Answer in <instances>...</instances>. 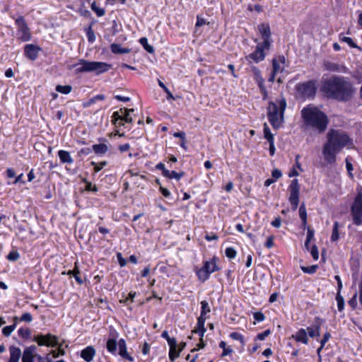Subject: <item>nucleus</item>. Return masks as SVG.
Wrapping results in <instances>:
<instances>
[{
  "instance_id": "nucleus-1",
  "label": "nucleus",
  "mask_w": 362,
  "mask_h": 362,
  "mask_svg": "<svg viewBox=\"0 0 362 362\" xmlns=\"http://www.w3.org/2000/svg\"><path fill=\"white\" fill-rule=\"evenodd\" d=\"M321 90L327 98L338 101H348L354 93L351 82L341 76H334L325 81Z\"/></svg>"
},
{
  "instance_id": "nucleus-2",
  "label": "nucleus",
  "mask_w": 362,
  "mask_h": 362,
  "mask_svg": "<svg viewBox=\"0 0 362 362\" xmlns=\"http://www.w3.org/2000/svg\"><path fill=\"white\" fill-rule=\"evenodd\" d=\"M349 144H352V140L346 133L338 129H330L322 148L324 159L329 164L334 163L336 161V155Z\"/></svg>"
},
{
  "instance_id": "nucleus-3",
  "label": "nucleus",
  "mask_w": 362,
  "mask_h": 362,
  "mask_svg": "<svg viewBox=\"0 0 362 362\" xmlns=\"http://www.w3.org/2000/svg\"><path fill=\"white\" fill-rule=\"evenodd\" d=\"M301 116L304 124L319 134L323 133L329 124L327 116L317 107H305L301 111Z\"/></svg>"
},
{
  "instance_id": "nucleus-4",
  "label": "nucleus",
  "mask_w": 362,
  "mask_h": 362,
  "mask_svg": "<svg viewBox=\"0 0 362 362\" xmlns=\"http://www.w3.org/2000/svg\"><path fill=\"white\" fill-rule=\"evenodd\" d=\"M286 107V100L285 98L276 100V102L269 101L267 107V119L274 129H279L284 121V112Z\"/></svg>"
},
{
  "instance_id": "nucleus-5",
  "label": "nucleus",
  "mask_w": 362,
  "mask_h": 362,
  "mask_svg": "<svg viewBox=\"0 0 362 362\" xmlns=\"http://www.w3.org/2000/svg\"><path fill=\"white\" fill-rule=\"evenodd\" d=\"M78 65L80 66L75 69L76 74L94 72L96 75H100L108 71L112 68V64L106 62H90L83 59H79Z\"/></svg>"
},
{
  "instance_id": "nucleus-6",
  "label": "nucleus",
  "mask_w": 362,
  "mask_h": 362,
  "mask_svg": "<svg viewBox=\"0 0 362 362\" xmlns=\"http://www.w3.org/2000/svg\"><path fill=\"white\" fill-rule=\"evenodd\" d=\"M218 259L216 256H214L210 260L204 261L202 267H195L194 272L201 282H205L209 279L211 274L221 269L216 264Z\"/></svg>"
},
{
  "instance_id": "nucleus-7",
  "label": "nucleus",
  "mask_w": 362,
  "mask_h": 362,
  "mask_svg": "<svg viewBox=\"0 0 362 362\" xmlns=\"http://www.w3.org/2000/svg\"><path fill=\"white\" fill-rule=\"evenodd\" d=\"M295 89L300 98L303 99H313L317 90V81L313 79L304 83H297L295 86Z\"/></svg>"
},
{
  "instance_id": "nucleus-8",
  "label": "nucleus",
  "mask_w": 362,
  "mask_h": 362,
  "mask_svg": "<svg viewBox=\"0 0 362 362\" xmlns=\"http://www.w3.org/2000/svg\"><path fill=\"white\" fill-rule=\"evenodd\" d=\"M351 214L353 223L356 226L362 224V190L357 192L353 204L351 206Z\"/></svg>"
},
{
  "instance_id": "nucleus-9",
  "label": "nucleus",
  "mask_w": 362,
  "mask_h": 362,
  "mask_svg": "<svg viewBox=\"0 0 362 362\" xmlns=\"http://www.w3.org/2000/svg\"><path fill=\"white\" fill-rule=\"evenodd\" d=\"M32 341L36 342L40 346L56 347L59 345L58 337L50 333L47 334L42 333L35 334L32 338Z\"/></svg>"
},
{
  "instance_id": "nucleus-10",
  "label": "nucleus",
  "mask_w": 362,
  "mask_h": 362,
  "mask_svg": "<svg viewBox=\"0 0 362 362\" xmlns=\"http://www.w3.org/2000/svg\"><path fill=\"white\" fill-rule=\"evenodd\" d=\"M15 24L17 26V34L19 39L23 42H28L31 40L30 30L23 16H19L15 19Z\"/></svg>"
},
{
  "instance_id": "nucleus-11",
  "label": "nucleus",
  "mask_w": 362,
  "mask_h": 362,
  "mask_svg": "<svg viewBox=\"0 0 362 362\" xmlns=\"http://www.w3.org/2000/svg\"><path fill=\"white\" fill-rule=\"evenodd\" d=\"M288 189L290 193L288 201L291 205L292 210L296 211L298 206L300 196V185L298 179L291 180Z\"/></svg>"
},
{
  "instance_id": "nucleus-12",
  "label": "nucleus",
  "mask_w": 362,
  "mask_h": 362,
  "mask_svg": "<svg viewBox=\"0 0 362 362\" xmlns=\"http://www.w3.org/2000/svg\"><path fill=\"white\" fill-rule=\"evenodd\" d=\"M270 47H264L263 44L258 43L255 51L246 56V60L249 62H253L257 64L263 61L266 57L264 50H269Z\"/></svg>"
},
{
  "instance_id": "nucleus-13",
  "label": "nucleus",
  "mask_w": 362,
  "mask_h": 362,
  "mask_svg": "<svg viewBox=\"0 0 362 362\" xmlns=\"http://www.w3.org/2000/svg\"><path fill=\"white\" fill-rule=\"evenodd\" d=\"M258 30L262 36L263 41L261 42L264 47H271L272 43V32L268 23H262L258 25Z\"/></svg>"
},
{
  "instance_id": "nucleus-14",
  "label": "nucleus",
  "mask_w": 362,
  "mask_h": 362,
  "mask_svg": "<svg viewBox=\"0 0 362 362\" xmlns=\"http://www.w3.org/2000/svg\"><path fill=\"white\" fill-rule=\"evenodd\" d=\"M325 320L316 316L315 317L311 326L307 327L308 333L310 337L315 338L320 336V329Z\"/></svg>"
},
{
  "instance_id": "nucleus-15",
  "label": "nucleus",
  "mask_w": 362,
  "mask_h": 362,
  "mask_svg": "<svg viewBox=\"0 0 362 362\" xmlns=\"http://www.w3.org/2000/svg\"><path fill=\"white\" fill-rule=\"evenodd\" d=\"M41 50V47L38 45L28 44L24 47V55L28 59L35 61L38 57L39 52Z\"/></svg>"
},
{
  "instance_id": "nucleus-16",
  "label": "nucleus",
  "mask_w": 362,
  "mask_h": 362,
  "mask_svg": "<svg viewBox=\"0 0 362 362\" xmlns=\"http://www.w3.org/2000/svg\"><path fill=\"white\" fill-rule=\"evenodd\" d=\"M36 349L37 348L35 345L26 347L23 352L22 362H34Z\"/></svg>"
},
{
  "instance_id": "nucleus-17",
  "label": "nucleus",
  "mask_w": 362,
  "mask_h": 362,
  "mask_svg": "<svg viewBox=\"0 0 362 362\" xmlns=\"http://www.w3.org/2000/svg\"><path fill=\"white\" fill-rule=\"evenodd\" d=\"M118 347H119V355L124 359L127 360L130 362H133L134 361V357H132L128 352L127 349L126 341L124 339H120L118 341Z\"/></svg>"
},
{
  "instance_id": "nucleus-18",
  "label": "nucleus",
  "mask_w": 362,
  "mask_h": 362,
  "mask_svg": "<svg viewBox=\"0 0 362 362\" xmlns=\"http://www.w3.org/2000/svg\"><path fill=\"white\" fill-rule=\"evenodd\" d=\"M292 337L297 341L300 342L303 344H308L309 339L308 337V334L306 329L303 328L299 329L295 334L292 335Z\"/></svg>"
},
{
  "instance_id": "nucleus-19",
  "label": "nucleus",
  "mask_w": 362,
  "mask_h": 362,
  "mask_svg": "<svg viewBox=\"0 0 362 362\" xmlns=\"http://www.w3.org/2000/svg\"><path fill=\"white\" fill-rule=\"evenodd\" d=\"M95 354V350L92 346H88L83 349L81 352V357L86 362L92 361Z\"/></svg>"
},
{
  "instance_id": "nucleus-20",
  "label": "nucleus",
  "mask_w": 362,
  "mask_h": 362,
  "mask_svg": "<svg viewBox=\"0 0 362 362\" xmlns=\"http://www.w3.org/2000/svg\"><path fill=\"white\" fill-rule=\"evenodd\" d=\"M57 153L62 163L71 164L74 163V159L69 151L59 150Z\"/></svg>"
},
{
  "instance_id": "nucleus-21",
  "label": "nucleus",
  "mask_w": 362,
  "mask_h": 362,
  "mask_svg": "<svg viewBox=\"0 0 362 362\" xmlns=\"http://www.w3.org/2000/svg\"><path fill=\"white\" fill-rule=\"evenodd\" d=\"M10 351V359L8 362H19L20 357L21 356V351L20 348L11 346L9 348Z\"/></svg>"
},
{
  "instance_id": "nucleus-22",
  "label": "nucleus",
  "mask_w": 362,
  "mask_h": 362,
  "mask_svg": "<svg viewBox=\"0 0 362 362\" xmlns=\"http://www.w3.org/2000/svg\"><path fill=\"white\" fill-rule=\"evenodd\" d=\"M92 149L97 156H101L107 152L108 146L105 144H93Z\"/></svg>"
},
{
  "instance_id": "nucleus-23",
  "label": "nucleus",
  "mask_w": 362,
  "mask_h": 362,
  "mask_svg": "<svg viewBox=\"0 0 362 362\" xmlns=\"http://www.w3.org/2000/svg\"><path fill=\"white\" fill-rule=\"evenodd\" d=\"M110 50L115 54H127L131 51L129 48L122 47L120 45L117 43L111 44Z\"/></svg>"
},
{
  "instance_id": "nucleus-24",
  "label": "nucleus",
  "mask_w": 362,
  "mask_h": 362,
  "mask_svg": "<svg viewBox=\"0 0 362 362\" xmlns=\"http://www.w3.org/2000/svg\"><path fill=\"white\" fill-rule=\"evenodd\" d=\"M205 319L202 318H197V327L196 330L194 332L196 333H198L200 337H203L204 335V333L206 332V329L204 327L205 325Z\"/></svg>"
},
{
  "instance_id": "nucleus-25",
  "label": "nucleus",
  "mask_w": 362,
  "mask_h": 362,
  "mask_svg": "<svg viewBox=\"0 0 362 362\" xmlns=\"http://www.w3.org/2000/svg\"><path fill=\"white\" fill-rule=\"evenodd\" d=\"M211 312V308L207 301L202 300L201 302V313L200 315L198 318H202L206 320L209 317L206 316Z\"/></svg>"
},
{
  "instance_id": "nucleus-26",
  "label": "nucleus",
  "mask_w": 362,
  "mask_h": 362,
  "mask_svg": "<svg viewBox=\"0 0 362 362\" xmlns=\"http://www.w3.org/2000/svg\"><path fill=\"white\" fill-rule=\"evenodd\" d=\"M123 113L121 112L120 110L115 111L112 115V122L114 125H117L118 121H121L118 123L119 127L124 126V124L122 122Z\"/></svg>"
},
{
  "instance_id": "nucleus-27",
  "label": "nucleus",
  "mask_w": 362,
  "mask_h": 362,
  "mask_svg": "<svg viewBox=\"0 0 362 362\" xmlns=\"http://www.w3.org/2000/svg\"><path fill=\"white\" fill-rule=\"evenodd\" d=\"M117 346V344L116 341V339L110 338L107 341V343H106L107 350L112 354H116Z\"/></svg>"
},
{
  "instance_id": "nucleus-28",
  "label": "nucleus",
  "mask_w": 362,
  "mask_h": 362,
  "mask_svg": "<svg viewBox=\"0 0 362 362\" xmlns=\"http://www.w3.org/2000/svg\"><path fill=\"white\" fill-rule=\"evenodd\" d=\"M139 42L147 52L153 54L155 52L153 47L148 43V39L146 37H141Z\"/></svg>"
},
{
  "instance_id": "nucleus-29",
  "label": "nucleus",
  "mask_w": 362,
  "mask_h": 362,
  "mask_svg": "<svg viewBox=\"0 0 362 362\" xmlns=\"http://www.w3.org/2000/svg\"><path fill=\"white\" fill-rule=\"evenodd\" d=\"M263 132L264 137L268 141V142L274 141V134L271 132V130L267 123L264 124Z\"/></svg>"
},
{
  "instance_id": "nucleus-30",
  "label": "nucleus",
  "mask_w": 362,
  "mask_h": 362,
  "mask_svg": "<svg viewBox=\"0 0 362 362\" xmlns=\"http://www.w3.org/2000/svg\"><path fill=\"white\" fill-rule=\"evenodd\" d=\"M18 334L23 339H29L31 337V331L29 328L21 327L18 330Z\"/></svg>"
},
{
  "instance_id": "nucleus-31",
  "label": "nucleus",
  "mask_w": 362,
  "mask_h": 362,
  "mask_svg": "<svg viewBox=\"0 0 362 362\" xmlns=\"http://www.w3.org/2000/svg\"><path fill=\"white\" fill-rule=\"evenodd\" d=\"M136 295V293L135 291H131L125 298L119 300V303L125 305H129L130 303L134 302Z\"/></svg>"
},
{
  "instance_id": "nucleus-32",
  "label": "nucleus",
  "mask_w": 362,
  "mask_h": 362,
  "mask_svg": "<svg viewBox=\"0 0 362 362\" xmlns=\"http://www.w3.org/2000/svg\"><path fill=\"white\" fill-rule=\"evenodd\" d=\"M314 235H315L314 230L310 228V227H308L307 237H306V240L305 242V247L307 250L310 249V243L313 239H314Z\"/></svg>"
},
{
  "instance_id": "nucleus-33",
  "label": "nucleus",
  "mask_w": 362,
  "mask_h": 362,
  "mask_svg": "<svg viewBox=\"0 0 362 362\" xmlns=\"http://www.w3.org/2000/svg\"><path fill=\"white\" fill-rule=\"evenodd\" d=\"M339 223L337 221H335L333 225L332 235H331V241L335 242L339 240Z\"/></svg>"
},
{
  "instance_id": "nucleus-34",
  "label": "nucleus",
  "mask_w": 362,
  "mask_h": 362,
  "mask_svg": "<svg viewBox=\"0 0 362 362\" xmlns=\"http://www.w3.org/2000/svg\"><path fill=\"white\" fill-rule=\"evenodd\" d=\"M158 86L164 90V92L166 93V99L168 100H175V97L172 94V93L170 91L168 88L160 80L158 81Z\"/></svg>"
},
{
  "instance_id": "nucleus-35",
  "label": "nucleus",
  "mask_w": 362,
  "mask_h": 362,
  "mask_svg": "<svg viewBox=\"0 0 362 362\" xmlns=\"http://www.w3.org/2000/svg\"><path fill=\"white\" fill-rule=\"evenodd\" d=\"M185 172L181 171L180 173H177L175 170L170 171L168 175H165V177L169 179H175L176 180H180L184 175Z\"/></svg>"
},
{
  "instance_id": "nucleus-36",
  "label": "nucleus",
  "mask_w": 362,
  "mask_h": 362,
  "mask_svg": "<svg viewBox=\"0 0 362 362\" xmlns=\"http://www.w3.org/2000/svg\"><path fill=\"white\" fill-rule=\"evenodd\" d=\"M86 36L88 38V41L90 43H93L95 40V35L94 31L92 28V24H90L87 28H86Z\"/></svg>"
},
{
  "instance_id": "nucleus-37",
  "label": "nucleus",
  "mask_w": 362,
  "mask_h": 362,
  "mask_svg": "<svg viewBox=\"0 0 362 362\" xmlns=\"http://www.w3.org/2000/svg\"><path fill=\"white\" fill-rule=\"evenodd\" d=\"M55 90L57 92L63 93V94H69L71 91L72 87L70 85H66V86L57 85L56 86Z\"/></svg>"
},
{
  "instance_id": "nucleus-38",
  "label": "nucleus",
  "mask_w": 362,
  "mask_h": 362,
  "mask_svg": "<svg viewBox=\"0 0 362 362\" xmlns=\"http://www.w3.org/2000/svg\"><path fill=\"white\" fill-rule=\"evenodd\" d=\"M335 299L337 303L338 310L339 312L343 311L344 309V299L343 296L341 295V293H337Z\"/></svg>"
},
{
  "instance_id": "nucleus-39",
  "label": "nucleus",
  "mask_w": 362,
  "mask_h": 362,
  "mask_svg": "<svg viewBox=\"0 0 362 362\" xmlns=\"http://www.w3.org/2000/svg\"><path fill=\"white\" fill-rule=\"evenodd\" d=\"M339 40L341 42L347 43L351 48H358V46L354 42L352 38L349 37L341 36V34H340Z\"/></svg>"
},
{
  "instance_id": "nucleus-40",
  "label": "nucleus",
  "mask_w": 362,
  "mask_h": 362,
  "mask_svg": "<svg viewBox=\"0 0 362 362\" xmlns=\"http://www.w3.org/2000/svg\"><path fill=\"white\" fill-rule=\"evenodd\" d=\"M71 272H74V277L76 280V281L79 284L81 285L83 284L84 280L80 276V271L77 267H75V268L71 270Z\"/></svg>"
},
{
  "instance_id": "nucleus-41",
  "label": "nucleus",
  "mask_w": 362,
  "mask_h": 362,
  "mask_svg": "<svg viewBox=\"0 0 362 362\" xmlns=\"http://www.w3.org/2000/svg\"><path fill=\"white\" fill-rule=\"evenodd\" d=\"M83 182L86 184L85 189L93 192H97L98 188L95 185H93L92 183L88 181L86 178L83 179Z\"/></svg>"
},
{
  "instance_id": "nucleus-42",
  "label": "nucleus",
  "mask_w": 362,
  "mask_h": 362,
  "mask_svg": "<svg viewBox=\"0 0 362 362\" xmlns=\"http://www.w3.org/2000/svg\"><path fill=\"white\" fill-rule=\"evenodd\" d=\"M299 216L301 221L307 220V211L305 203H302L299 207Z\"/></svg>"
},
{
  "instance_id": "nucleus-43",
  "label": "nucleus",
  "mask_w": 362,
  "mask_h": 362,
  "mask_svg": "<svg viewBox=\"0 0 362 362\" xmlns=\"http://www.w3.org/2000/svg\"><path fill=\"white\" fill-rule=\"evenodd\" d=\"M16 327V323H13L11 325L6 326L2 329V333L5 337H8L11 335L12 332L15 329Z\"/></svg>"
},
{
  "instance_id": "nucleus-44",
  "label": "nucleus",
  "mask_w": 362,
  "mask_h": 362,
  "mask_svg": "<svg viewBox=\"0 0 362 362\" xmlns=\"http://www.w3.org/2000/svg\"><path fill=\"white\" fill-rule=\"evenodd\" d=\"M6 258L11 262H16L20 258V254L17 250H11Z\"/></svg>"
},
{
  "instance_id": "nucleus-45",
  "label": "nucleus",
  "mask_w": 362,
  "mask_h": 362,
  "mask_svg": "<svg viewBox=\"0 0 362 362\" xmlns=\"http://www.w3.org/2000/svg\"><path fill=\"white\" fill-rule=\"evenodd\" d=\"M107 164V161H102L99 163H97L94 161H92L90 163V165L94 167V172L98 173L100 170H101L105 166H106Z\"/></svg>"
},
{
  "instance_id": "nucleus-46",
  "label": "nucleus",
  "mask_w": 362,
  "mask_h": 362,
  "mask_svg": "<svg viewBox=\"0 0 362 362\" xmlns=\"http://www.w3.org/2000/svg\"><path fill=\"white\" fill-rule=\"evenodd\" d=\"M229 336L231 339L239 341L242 344V345L245 344L244 337L240 333L233 332H231Z\"/></svg>"
},
{
  "instance_id": "nucleus-47",
  "label": "nucleus",
  "mask_w": 362,
  "mask_h": 362,
  "mask_svg": "<svg viewBox=\"0 0 362 362\" xmlns=\"http://www.w3.org/2000/svg\"><path fill=\"white\" fill-rule=\"evenodd\" d=\"M180 352L179 351L177 348L175 349H170L168 354L169 359L170 360L171 362H174L175 359L180 356Z\"/></svg>"
},
{
  "instance_id": "nucleus-48",
  "label": "nucleus",
  "mask_w": 362,
  "mask_h": 362,
  "mask_svg": "<svg viewBox=\"0 0 362 362\" xmlns=\"http://www.w3.org/2000/svg\"><path fill=\"white\" fill-rule=\"evenodd\" d=\"M226 256L229 259H234L236 257L237 252L235 248L228 247L225 250Z\"/></svg>"
},
{
  "instance_id": "nucleus-49",
  "label": "nucleus",
  "mask_w": 362,
  "mask_h": 362,
  "mask_svg": "<svg viewBox=\"0 0 362 362\" xmlns=\"http://www.w3.org/2000/svg\"><path fill=\"white\" fill-rule=\"evenodd\" d=\"M317 268V265H312L310 267H301V269L304 273L310 274L315 273Z\"/></svg>"
},
{
  "instance_id": "nucleus-50",
  "label": "nucleus",
  "mask_w": 362,
  "mask_h": 362,
  "mask_svg": "<svg viewBox=\"0 0 362 362\" xmlns=\"http://www.w3.org/2000/svg\"><path fill=\"white\" fill-rule=\"evenodd\" d=\"M325 66L327 70L331 71H339V64L333 63V62H326L325 64Z\"/></svg>"
},
{
  "instance_id": "nucleus-51",
  "label": "nucleus",
  "mask_w": 362,
  "mask_h": 362,
  "mask_svg": "<svg viewBox=\"0 0 362 362\" xmlns=\"http://www.w3.org/2000/svg\"><path fill=\"white\" fill-rule=\"evenodd\" d=\"M308 250H310L313 258L315 260H317L319 258V252H318V249H317V247L316 246V245L315 244L313 245Z\"/></svg>"
},
{
  "instance_id": "nucleus-52",
  "label": "nucleus",
  "mask_w": 362,
  "mask_h": 362,
  "mask_svg": "<svg viewBox=\"0 0 362 362\" xmlns=\"http://www.w3.org/2000/svg\"><path fill=\"white\" fill-rule=\"evenodd\" d=\"M348 304L353 310H355L357 307V293H355L354 295L349 300Z\"/></svg>"
},
{
  "instance_id": "nucleus-53",
  "label": "nucleus",
  "mask_w": 362,
  "mask_h": 362,
  "mask_svg": "<svg viewBox=\"0 0 362 362\" xmlns=\"http://www.w3.org/2000/svg\"><path fill=\"white\" fill-rule=\"evenodd\" d=\"M35 359L37 360V362H52L48 354L45 356L40 354H35Z\"/></svg>"
},
{
  "instance_id": "nucleus-54",
  "label": "nucleus",
  "mask_w": 362,
  "mask_h": 362,
  "mask_svg": "<svg viewBox=\"0 0 362 362\" xmlns=\"http://www.w3.org/2000/svg\"><path fill=\"white\" fill-rule=\"evenodd\" d=\"M156 168L157 170H160L162 171V175L165 177V175H168L169 174V170L166 169L165 167V165L163 163H158L156 165Z\"/></svg>"
},
{
  "instance_id": "nucleus-55",
  "label": "nucleus",
  "mask_w": 362,
  "mask_h": 362,
  "mask_svg": "<svg viewBox=\"0 0 362 362\" xmlns=\"http://www.w3.org/2000/svg\"><path fill=\"white\" fill-rule=\"evenodd\" d=\"M271 334V331L270 329H266L264 330V332H261V333H259L257 337H256V339H258V340H260V341H263L266 339V337H267L269 334Z\"/></svg>"
},
{
  "instance_id": "nucleus-56",
  "label": "nucleus",
  "mask_w": 362,
  "mask_h": 362,
  "mask_svg": "<svg viewBox=\"0 0 362 362\" xmlns=\"http://www.w3.org/2000/svg\"><path fill=\"white\" fill-rule=\"evenodd\" d=\"M117 259L118 261V263L121 267H124L127 265V260L122 257V255L121 252L117 253Z\"/></svg>"
},
{
  "instance_id": "nucleus-57",
  "label": "nucleus",
  "mask_w": 362,
  "mask_h": 362,
  "mask_svg": "<svg viewBox=\"0 0 362 362\" xmlns=\"http://www.w3.org/2000/svg\"><path fill=\"white\" fill-rule=\"evenodd\" d=\"M345 162H346V170H347V172H348V174H349V176L351 177V178H353L354 177V175L353 173H351V171L353 170V165L349 161V159L348 158H346L345 160Z\"/></svg>"
},
{
  "instance_id": "nucleus-58",
  "label": "nucleus",
  "mask_w": 362,
  "mask_h": 362,
  "mask_svg": "<svg viewBox=\"0 0 362 362\" xmlns=\"http://www.w3.org/2000/svg\"><path fill=\"white\" fill-rule=\"evenodd\" d=\"M254 320L257 322H262L265 319L264 315L262 312H256L253 314Z\"/></svg>"
},
{
  "instance_id": "nucleus-59",
  "label": "nucleus",
  "mask_w": 362,
  "mask_h": 362,
  "mask_svg": "<svg viewBox=\"0 0 362 362\" xmlns=\"http://www.w3.org/2000/svg\"><path fill=\"white\" fill-rule=\"evenodd\" d=\"M21 321L30 322L33 320V316L30 313H25L21 317Z\"/></svg>"
},
{
  "instance_id": "nucleus-60",
  "label": "nucleus",
  "mask_w": 362,
  "mask_h": 362,
  "mask_svg": "<svg viewBox=\"0 0 362 362\" xmlns=\"http://www.w3.org/2000/svg\"><path fill=\"white\" fill-rule=\"evenodd\" d=\"M170 349H175L177 348V340L174 337H170L168 341Z\"/></svg>"
},
{
  "instance_id": "nucleus-61",
  "label": "nucleus",
  "mask_w": 362,
  "mask_h": 362,
  "mask_svg": "<svg viewBox=\"0 0 362 362\" xmlns=\"http://www.w3.org/2000/svg\"><path fill=\"white\" fill-rule=\"evenodd\" d=\"M272 176L275 181L282 176V173L280 170L275 168L272 171Z\"/></svg>"
},
{
  "instance_id": "nucleus-62",
  "label": "nucleus",
  "mask_w": 362,
  "mask_h": 362,
  "mask_svg": "<svg viewBox=\"0 0 362 362\" xmlns=\"http://www.w3.org/2000/svg\"><path fill=\"white\" fill-rule=\"evenodd\" d=\"M331 337V334L329 332H327L323 334V337L322 339L320 340V344H322V346H325L326 343L329 341V339Z\"/></svg>"
},
{
  "instance_id": "nucleus-63",
  "label": "nucleus",
  "mask_w": 362,
  "mask_h": 362,
  "mask_svg": "<svg viewBox=\"0 0 362 362\" xmlns=\"http://www.w3.org/2000/svg\"><path fill=\"white\" fill-rule=\"evenodd\" d=\"M280 69L279 62L276 59L272 60V72L276 74Z\"/></svg>"
},
{
  "instance_id": "nucleus-64",
  "label": "nucleus",
  "mask_w": 362,
  "mask_h": 362,
  "mask_svg": "<svg viewBox=\"0 0 362 362\" xmlns=\"http://www.w3.org/2000/svg\"><path fill=\"white\" fill-rule=\"evenodd\" d=\"M274 245V236H269L264 243V246L267 248H272Z\"/></svg>"
}]
</instances>
